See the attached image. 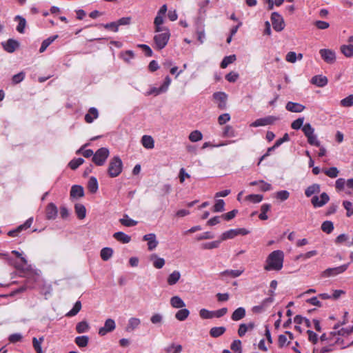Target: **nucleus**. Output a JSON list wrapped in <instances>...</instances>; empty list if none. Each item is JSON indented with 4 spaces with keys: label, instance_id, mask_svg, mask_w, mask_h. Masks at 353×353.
Instances as JSON below:
<instances>
[{
    "label": "nucleus",
    "instance_id": "51",
    "mask_svg": "<svg viewBox=\"0 0 353 353\" xmlns=\"http://www.w3.org/2000/svg\"><path fill=\"white\" fill-rule=\"evenodd\" d=\"M89 338L87 336H80L75 339V343L80 347H84L87 346L88 343Z\"/></svg>",
    "mask_w": 353,
    "mask_h": 353
},
{
    "label": "nucleus",
    "instance_id": "49",
    "mask_svg": "<svg viewBox=\"0 0 353 353\" xmlns=\"http://www.w3.org/2000/svg\"><path fill=\"white\" fill-rule=\"evenodd\" d=\"M150 321L154 325H161L163 321V316L160 313H155L150 317Z\"/></svg>",
    "mask_w": 353,
    "mask_h": 353
},
{
    "label": "nucleus",
    "instance_id": "60",
    "mask_svg": "<svg viewBox=\"0 0 353 353\" xmlns=\"http://www.w3.org/2000/svg\"><path fill=\"white\" fill-rule=\"evenodd\" d=\"M84 163L82 158L74 159L70 161L68 165L72 170H76L79 166Z\"/></svg>",
    "mask_w": 353,
    "mask_h": 353
},
{
    "label": "nucleus",
    "instance_id": "28",
    "mask_svg": "<svg viewBox=\"0 0 353 353\" xmlns=\"http://www.w3.org/2000/svg\"><path fill=\"white\" fill-rule=\"evenodd\" d=\"M84 195V190L82 186L74 185L71 188L70 196L80 198Z\"/></svg>",
    "mask_w": 353,
    "mask_h": 353
},
{
    "label": "nucleus",
    "instance_id": "19",
    "mask_svg": "<svg viewBox=\"0 0 353 353\" xmlns=\"http://www.w3.org/2000/svg\"><path fill=\"white\" fill-rule=\"evenodd\" d=\"M2 46L6 52L12 53L19 48V43L14 39H10L7 41L2 43Z\"/></svg>",
    "mask_w": 353,
    "mask_h": 353
},
{
    "label": "nucleus",
    "instance_id": "39",
    "mask_svg": "<svg viewBox=\"0 0 353 353\" xmlns=\"http://www.w3.org/2000/svg\"><path fill=\"white\" fill-rule=\"evenodd\" d=\"M226 329L225 327H212L210 330V334L212 337L217 338L222 334H223L225 332Z\"/></svg>",
    "mask_w": 353,
    "mask_h": 353
},
{
    "label": "nucleus",
    "instance_id": "50",
    "mask_svg": "<svg viewBox=\"0 0 353 353\" xmlns=\"http://www.w3.org/2000/svg\"><path fill=\"white\" fill-rule=\"evenodd\" d=\"M236 60V56L234 54L225 57L221 63V68H225L232 63Z\"/></svg>",
    "mask_w": 353,
    "mask_h": 353
},
{
    "label": "nucleus",
    "instance_id": "6",
    "mask_svg": "<svg viewBox=\"0 0 353 353\" xmlns=\"http://www.w3.org/2000/svg\"><path fill=\"white\" fill-rule=\"evenodd\" d=\"M170 38V31L155 34L153 38L154 48L159 50L163 49L168 44Z\"/></svg>",
    "mask_w": 353,
    "mask_h": 353
},
{
    "label": "nucleus",
    "instance_id": "8",
    "mask_svg": "<svg viewBox=\"0 0 353 353\" xmlns=\"http://www.w3.org/2000/svg\"><path fill=\"white\" fill-rule=\"evenodd\" d=\"M171 81H172V80L170 78V77H168V76L165 77V78L164 79V82L159 88H156V87L150 88V90L148 91H147L146 93L145 94V96H150V95L157 96V95H159L160 94L166 92L169 88Z\"/></svg>",
    "mask_w": 353,
    "mask_h": 353
},
{
    "label": "nucleus",
    "instance_id": "47",
    "mask_svg": "<svg viewBox=\"0 0 353 353\" xmlns=\"http://www.w3.org/2000/svg\"><path fill=\"white\" fill-rule=\"evenodd\" d=\"M271 205L268 203L263 204L261 207V213L259 216L261 220H267L268 219L266 213L270 210Z\"/></svg>",
    "mask_w": 353,
    "mask_h": 353
},
{
    "label": "nucleus",
    "instance_id": "62",
    "mask_svg": "<svg viewBox=\"0 0 353 353\" xmlns=\"http://www.w3.org/2000/svg\"><path fill=\"white\" fill-rule=\"evenodd\" d=\"M221 241L220 240V241H212V242H208V243H203L202 245V248L205 250H212V249L217 248L219 246Z\"/></svg>",
    "mask_w": 353,
    "mask_h": 353
},
{
    "label": "nucleus",
    "instance_id": "63",
    "mask_svg": "<svg viewBox=\"0 0 353 353\" xmlns=\"http://www.w3.org/2000/svg\"><path fill=\"white\" fill-rule=\"evenodd\" d=\"M303 122H304V117H300V118L294 120L292 123L291 127L294 130H299L301 128H303V126L304 125Z\"/></svg>",
    "mask_w": 353,
    "mask_h": 353
},
{
    "label": "nucleus",
    "instance_id": "35",
    "mask_svg": "<svg viewBox=\"0 0 353 353\" xmlns=\"http://www.w3.org/2000/svg\"><path fill=\"white\" fill-rule=\"evenodd\" d=\"M340 49L341 53L347 58L353 57V45H342Z\"/></svg>",
    "mask_w": 353,
    "mask_h": 353
},
{
    "label": "nucleus",
    "instance_id": "54",
    "mask_svg": "<svg viewBox=\"0 0 353 353\" xmlns=\"http://www.w3.org/2000/svg\"><path fill=\"white\" fill-rule=\"evenodd\" d=\"M120 222L123 225L126 227L134 226L138 223L137 221L129 218L128 216H125L123 219H121Z\"/></svg>",
    "mask_w": 353,
    "mask_h": 353
},
{
    "label": "nucleus",
    "instance_id": "21",
    "mask_svg": "<svg viewBox=\"0 0 353 353\" xmlns=\"http://www.w3.org/2000/svg\"><path fill=\"white\" fill-rule=\"evenodd\" d=\"M244 272V268H241L238 270H226L221 272L223 277L236 278L241 276Z\"/></svg>",
    "mask_w": 353,
    "mask_h": 353
},
{
    "label": "nucleus",
    "instance_id": "43",
    "mask_svg": "<svg viewBox=\"0 0 353 353\" xmlns=\"http://www.w3.org/2000/svg\"><path fill=\"white\" fill-rule=\"evenodd\" d=\"M320 192V186L318 184H312L307 188L305 191V196L307 197H310L315 193H319Z\"/></svg>",
    "mask_w": 353,
    "mask_h": 353
},
{
    "label": "nucleus",
    "instance_id": "52",
    "mask_svg": "<svg viewBox=\"0 0 353 353\" xmlns=\"http://www.w3.org/2000/svg\"><path fill=\"white\" fill-rule=\"evenodd\" d=\"M81 309V303L80 301H77L74 305L72 309L70 310L67 314L66 316H74L78 314Z\"/></svg>",
    "mask_w": 353,
    "mask_h": 353
},
{
    "label": "nucleus",
    "instance_id": "48",
    "mask_svg": "<svg viewBox=\"0 0 353 353\" xmlns=\"http://www.w3.org/2000/svg\"><path fill=\"white\" fill-rule=\"evenodd\" d=\"M340 105L344 108H350L353 106V94L340 101Z\"/></svg>",
    "mask_w": 353,
    "mask_h": 353
},
{
    "label": "nucleus",
    "instance_id": "42",
    "mask_svg": "<svg viewBox=\"0 0 353 353\" xmlns=\"http://www.w3.org/2000/svg\"><path fill=\"white\" fill-rule=\"evenodd\" d=\"M88 188L92 193H95L99 188L98 182L95 177L92 176L90 178L88 183Z\"/></svg>",
    "mask_w": 353,
    "mask_h": 353
},
{
    "label": "nucleus",
    "instance_id": "46",
    "mask_svg": "<svg viewBox=\"0 0 353 353\" xmlns=\"http://www.w3.org/2000/svg\"><path fill=\"white\" fill-rule=\"evenodd\" d=\"M113 254V250L110 248H104L101 250V257L103 261H108Z\"/></svg>",
    "mask_w": 353,
    "mask_h": 353
},
{
    "label": "nucleus",
    "instance_id": "1",
    "mask_svg": "<svg viewBox=\"0 0 353 353\" xmlns=\"http://www.w3.org/2000/svg\"><path fill=\"white\" fill-rule=\"evenodd\" d=\"M340 326L339 325H335L333 331H332L330 334V336L327 338L325 334H323L321 336L320 340L321 341H324L326 340H329V343L330 345H337L341 346L342 347H345L349 345L350 343L347 341H344L343 338L347 336L350 333L353 332V326L350 328H341L339 329Z\"/></svg>",
    "mask_w": 353,
    "mask_h": 353
},
{
    "label": "nucleus",
    "instance_id": "55",
    "mask_svg": "<svg viewBox=\"0 0 353 353\" xmlns=\"http://www.w3.org/2000/svg\"><path fill=\"white\" fill-rule=\"evenodd\" d=\"M321 230L327 234H330L334 230L332 222L330 221H324L321 225Z\"/></svg>",
    "mask_w": 353,
    "mask_h": 353
},
{
    "label": "nucleus",
    "instance_id": "4",
    "mask_svg": "<svg viewBox=\"0 0 353 353\" xmlns=\"http://www.w3.org/2000/svg\"><path fill=\"white\" fill-rule=\"evenodd\" d=\"M335 188L338 192L344 191L347 195L353 192V179L345 181L343 178L338 179L335 182Z\"/></svg>",
    "mask_w": 353,
    "mask_h": 353
},
{
    "label": "nucleus",
    "instance_id": "5",
    "mask_svg": "<svg viewBox=\"0 0 353 353\" xmlns=\"http://www.w3.org/2000/svg\"><path fill=\"white\" fill-rule=\"evenodd\" d=\"M110 156V150L108 148L98 149L92 158V162L97 166L103 165Z\"/></svg>",
    "mask_w": 353,
    "mask_h": 353
},
{
    "label": "nucleus",
    "instance_id": "33",
    "mask_svg": "<svg viewBox=\"0 0 353 353\" xmlns=\"http://www.w3.org/2000/svg\"><path fill=\"white\" fill-rule=\"evenodd\" d=\"M150 260L152 261L153 266L157 269L162 268L165 265V260L155 254L151 255Z\"/></svg>",
    "mask_w": 353,
    "mask_h": 353
},
{
    "label": "nucleus",
    "instance_id": "7",
    "mask_svg": "<svg viewBox=\"0 0 353 353\" xmlns=\"http://www.w3.org/2000/svg\"><path fill=\"white\" fill-rule=\"evenodd\" d=\"M302 130L305 136L307 137L309 144L320 147V141L318 140L317 136L314 134V128L311 125L310 123H305L303 126Z\"/></svg>",
    "mask_w": 353,
    "mask_h": 353
},
{
    "label": "nucleus",
    "instance_id": "34",
    "mask_svg": "<svg viewBox=\"0 0 353 353\" xmlns=\"http://www.w3.org/2000/svg\"><path fill=\"white\" fill-rule=\"evenodd\" d=\"M75 213L79 219H83L86 216V209L83 204L77 203L74 206Z\"/></svg>",
    "mask_w": 353,
    "mask_h": 353
},
{
    "label": "nucleus",
    "instance_id": "27",
    "mask_svg": "<svg viewBox=\"0 0 353 353\" xmlns=\"http://www.w3.org/2000/svg\"><path fill=\"white\" fill-rule=\"evenodd\" d=\"M311 83L317 85L318 87H323L327 85V79L324 76L316 75L312 78Z\"/></svg>",
    "mask_w": 353,
    "mask_h": 353
},
{
    "label": "nucleus",
    "instance_id": "36",
    "mask_svg": "<svg viewBox=\"0 0 353 353\" xmlns=\"http://www.w3.org/2000/svg\"><path fill=\"white\" fill-rule=\"evenodd\" d=\"M190 315V311L186 308H181L175 314V318L180 321H185Z\"/></svg>",
    "mask_w": 353,
    "mask_h": 353
},
{
    "label": "nucleus",
    "instance_id": "3",
    "mask_svg": "<svg viewBox=\"0 0 353 353\" xmlns=\"http://www.w3.org/2000/svg\"><path fill=\"white\" fill-rule=\"evenodd\" d=\"M123 162L119 156H114L108 162L107 172L110 177L115 178L120 175L123 170Z\"/></svg>",
    "mask_w": 353,
    "mask_h": 353
},
{
    "label": "nucleus",
    "instance_id": "37",
    "mask_svg": "<svg viewBox=\"0 0 353 353\" xmlns=\"http://www.w3.org/2000/svg\"><path fill=\"white\" fill-rule=\"evenodd\" d=\"M57 38L58 35L56 34L43 40L40 47L39 52L43 53L47 49V48Z\"/></svg>",
    "mask_w": 353,
    "mask_h": 353
},
{
    "label": "nucleus",
    "instance_id": "20",
    "mask_svg": "<svg viewBox=\"0 0 353 353\" xmlns=\"http://www.w3.org/2000/svg\"><path fill=\"white\" fill-rule=\"evenodd\" d=\"M141 323V319L137 317H131L128 319L125 330L131 332L138 329Z\"/></svg>",
    "mask_w": 353,
    "mask_h": 353
},
{
    "label": "nucleus",
    "instance_id": "44",
    "mask_svg": "<svg viewBox=\"0 0 353 353\" xmlns=\"http://www.w3.org/2000/svg\"><path fill=\"white\" fill-rule=\"evenodd\" d=\"M188 139L191 142H197L202 140L203 134L201 131L196 130L190 132Z\"/></svg>",
    "mask_w": 353,
    "mask_h": 353
},
{
    "label": "nucleus",
    "instance_id": "22",
    "mask_svg": "<svg viewBox=\"0 0 353 353\" xmlns=\"http://www.w3.org/2000/svg\"><path fill=\"white\" fill-rule=\"evenodd\" d=\"M285 108L287 109V110L291 112L298 113L303 112L305 110V107L301 103L289 101L287 103Z\"/></svg>",
    "mask_w": 353,
    "mask_h": 353
},
{
    "label": "nucleus",
    "instance_id": "18",
    "mask_svg": "<svg viewBox=\"0 0 353 353\" xmlns=\"http://www.w3.org/2000/svg\"><path fill=\"white\" fill-rule=\"evenodd\" d=\"M58 209L53 203L48 204L46 208V216L48 220H54L57 216Z\"/></svg>",
    "mask_w": 353,
    "mask_h": 353
},
{
    "label": "nucleus",
    "instance_id": "16",
    "mask_svg": "<svg viewBox=\"0 0 353 353\" xmlns=\"http://www.w3.org/2000/svg\"><path fill=\"white\" fill-rule=\"evenodd\" d=\"M116 327L115 322L112 319L105 321L104 326L99 330V334L101 336L105 335L108 332L113 331Z\"/></svg>",
    "mask_w": 353,
    "mask_h": 353
},
{
    "label": "nucleus",
    "instance_id": "59",
    "mask_svg": "<svg viewBox=\"0 0 353 353\" xmlns=\"http://www.w3.org/2000/svg\"><path fill=\"white\" fill-rule=\"evenodd\" d=\"M225 202L223 199H218L213 207V211L214 212H220L224 211Z\"/></svg>",
    "mask_w": 353,
    "mask_h": 353
},
{
    "label": "nucleus",
    "instance_id": "40",
    "mask_svg": "<svg viewBox=\"0 0 353 353\" xmlns=\"http://www.w3.org/2000/svg\"><path fill=\"white\" fill-rule=\"evenodd\" d=\"M44 341L43 336L37 339L34 337L32 339V345L37 353H43L41 347V344Z\"/></svg>",
    "mask_w": 353,
    "mask_h": 353
},
{
    "label": "nucleus",
    "instance_id": "14",
    "mask_svg": "<svg viewBox=\"0 0 353 353\" xmlns=\"http://www.w3.org/2000/svg\"><path fill=\"white\" fill-rule=\"evenodd\" d=\"M228 95L223 92H217L213 94V99L217 103L219 109L223 110L226 108Z\"/></svg>",
    "mask_w": 353,
    "mask_h": 353
},
{
    "label": "nucleus",
    "instance_id": "10",
    "mask_svg": "<svg viewBox=\"0 0 353 353\" xmlns=\"http://www.w3.org/2000/svg\"><path fill=\"white\" fill-rule=\"evenodd\" d=\"M12 253L17 257L20 258L21 262V263H17L15 265V268L23 272H30V274H32L31 265L28 263V261L24 256H22V254L17 250L12 251Z\"/></svg>",
    "mask_w": 353,
    "mask_h": 353
},
{
    "label": "nucleus",
    "instance_id": "25",
    "mask_svg": "<svg viewBox=\"0 0 353 353\" xmlns=\"http://www.w3.org/2000/svg\"><path fill=\"white\" fill-rule=\"evenodd\" d=\"M181 273L178 270L173 271L167 278V283L169 285H175L181 278Z\"/></svg>",
    "mask_w": 353,
    "mask_h": 353
},
{
    "label": "nucleus",
    "instance_id": "30",
    "mask_svg": "<svg viewBox=\"0 0 353 353\" xmlns=\"http://www.w3.org/2000/svg\"><path fill=\"white\" fill-rule=\"evenodd\" d=\"M141 143L146 149H152L154 147V139L150 135H143L141 138Z\"/></svg>",
    "mask_w": 353,
    "mask_h": 353
},
{
    "label": "nucleus",
    "instance_id": "24",
    "mask_svg": "<svg viewBox=\"0 0 353 353\" xmlns=\"http://www.w3.org/2000/svg\"><path fill=\"white\" fill-rule=\"evenodd\" d=\"M99 112L97 108H90L88 110V112L85 115V121L88 123H91L93 122L94 119L98 118Z\"/></svg>",
    "mask_w": 353,
    "mask_h": 353
},
{
    "label": "nucleus",
    "instance_id": "12",
    "mask_svg": "<svg viewBox=\"0 0 353 353\" xmlns=\"http://www.w3.org/2000/svg\"><path fill=\"white\" fill-rule=\"evenodd\" d=\"M319 54L325 62L332 64L336 61V56L334 50L331 49H321Z\"/></svg>",
    "mask_w": 353,
    "mask_h": 353
},
{
    "label": "nucleus",
    "instance_id": "17",
    "mask_svg": "<svg viewBox=\"0 0 353 353\" xmlns=\"http://www.w3.org/2000/svg\"><path fill=\"white\" fill-rule=\"evenodd\" d=\"M32 222H33V218L30 217L28 219H27L26 221L23 224L20 225L15 230L9 231L8 234L10 236H17L19 232L30 228L31 225L32 224Z\"/></svg>",
    "mask_w": 353,
    "mask_h": 353
},
{
    "label": "nucleus",
    "instance_id": "31",
    "mask_svg": "<svg viewBox=\"0 0 353 353\" xmlns=\"http://www.w3.org/2000/svg\"><path fill=\"white\" fill-rule=\"evenodd\" d=\"M113 237L122 243H128L131 241V237L123 232H115Z\"/></svg>",
    "mask_w": 353,
    "mask_h": 353
},
{
    "label": "nucleus",
    "instance_id": "41",
    "mask_svg": "<svg viewBox=\"0 0 353 353\" xmlns=\"http://www.w3.org/2000/svg\"><path fill=\"white\" fill-rule=\"evenodd\" d=\"M238 236L236 229H231L221 235V241H225L227 239H232L235 236Z\"/></svg>",
    "mask_w": 353,
    "mask_h": 353
},
{
    "label": "nucleus",
    "instance_id": "13",
    "mask_svg": "<svg viewBox=\"0 0 353 353\" xmlns=\"http://www.w3.org/2000/svg\"><path fill=\"white\" fill-rule=\"evenodd\" d=\"M330 200L327 193L323 192L319 196H314L311 199V203L314 208H321L325 205Z\"/></svg>",
    "mask_w": 353,
    "mask_h": 353
},
{
    "label": "nucleus",
    "instance_id": "2",
    "mask_svg": "<svg viewBox=\"0 0 353 353\" xmlns=\"http://www.w3.org/2000/svg\"><path fill=\"white\" fill-rule=\"evenodd\" d=\"M283 252L281 250H274L268 256L264 269L267 271L281 270L283 268Z\"/></svg>",
    "mask_w": 353,
    "mask_h": 353
},
{
    "label": "nucleus",
    "instance_id": "57",
    "mask_svg": "<svg viewBox=\"0 0 353 353\" xmlns=\"http://www.w3.org/2000/svg\"><path fill=\"white\" fill-rule=\"evenodd\" d=\"M263 199V195L261 194H249L246 196L245 199L248 201H250L253 203H260Z\"/></svg>",
    "mask_w": 353,
    "mask_h": 353
},
{
    "label": "nucleus",
    "instance_id": "29",
    "mask_svg": "<svg viewBox=\"0 0 353 353\" xmlns=\"http://www.w3.org/2000/svg\"><path fill=\"white\" fill-rule=\"evenodd\" d=\"M245 308L243 307H239L233 312V313L231 316V319L234 321H239V320L243 319L245 317Z\"/></svg>",
    "mask_w": 353,
    "mask_h": 353
},
{
    "label": "nucleus",
    "instance_id": "15",
    "mask_svg": "<svg viewBox=\"0 0 353 353\" xmlns=\"http://www.w3.org/2000/svg\"><path fill=\"white\" fill-rule=\"evenodd\" d=\"M143 240L148 242V249L150 251L154 250L158 244L159 241L157 239V236L154 233H150L143 236Z\"/></svg>",
    "mask_w": 353,
    "mask_h": 353
},
{
    "label": "nucleus",
    "instance_id": "26",
    "mask_svg": "<svg viewBox=\"0 0 353 353\" xmlns=\"http://www.w3.org/2000/svg\"><path fill=\"white\" fill-rule=\"evenodd\" d=\"M170 303L171 306L174 308L181 309L185 306V302L179 296H174L171 297Z\"/></svg>",
    "mask_w": 353,
    "mask_h": 353
},
{
    "label": "nucleus",
    "instance_id": "45",
    "mask_svg": "<svg viewBox=\"0 0 353 353\" xmlns=\"http://www.w3.org/2000/svg\"><path fill=\"white\" fill-rule=\"evenodd\" d=\"M181 351L182 346L174 343H172L165 348V353H181Z\"/></svg>",
    "mask_w": 353,
    "mask_h": 353
},
{
    "label": "nucleus",
    "instance_id": "58",
    "mask_svg": "<svg viewBox=\"0 0 353 353\" xmlns=\"http://www.w3.org/2000/svg\"><path fill=\"white\" fill-rule=\"evenodd\" d=\"M236 136L235 130L230 125H226L223 131V137H234Z\"/></svg>",
    "mask_w": 353,
    "mask_h": 353
},
{
    "label": "nucleus",
    "instance_id": "9",
    "mask_svg": "<svg viewBox=\"0 0 353 353\" xmlns=\"http://www.w3.org/2000/svg\"><path fill=\"white\" fill-rule=\"evenodd\" d=\"M348 267L349 263H347L339 267L327 268L322 272L321 276L323 278L336 276L344 272L348 268Z\"/></svg>",
    "mask_w": 353,
    "mask_h": 353
},
{
    "label": "nucleus",
    "instance_id": "23",
    "mask_svg": "<svg viewBox=\"0 0 353 353\" xmlns=\"http://www.w3.org/2000/svg\"><path fill=\"white\" fill-rule=\"evenodd\" d=\"M255 327L254 322H250L249 323H241L239 325L238 330V334L240 337H243L247 332L252 331Z\"/></svg>",
    "mask_w": 353,
    "mask_h": 353
},
{
    "label": "nucleus",
    "instance_id": "53",
    "mask_svg": "<svg viewBox=\"0 0 353 353\" xmlns=\"http://www.w3.org/2000/svg\"><path fill=\"white\" fill-rule=\"evenodd\" d=\"M323 172L330 178H336L338 176L339 174V171L336 167H331L328 169H325L323 170Z\"/></svg>",
    "mask_w": 353,
    "mask_h": 353
},
{
    "label": "nucleus",
    "instance_id": "11",
    "mask_svg": "<svg viewBox=\"0 0 353 353\" xmlns=\"http://www.w3.org/2000/svg\"><path fill=\"white\" fill-rule=\"evenodd\" d=\"M271 21L275 31L280 32L284 29L285 23L283 18L278 12H274L272 13Z\"/></svg>",
    "mask_w": 353,
    "mask_h": 353
},
{
    "label": "nucleus",
    "instance_id": "38",
    "mask_svg": "<svg viewBox=\"0 0 353 353\" xmlns=\"http://www.w3.org/2000/svg\"><path fill=\"white\" fill-rule=\"evenodd\" d=\"M120 58L127 63H130L131 61L134 58V53L132 50H126L121 52Z\"/></svg>",
    "mask_w": 353,
    "mask_h": 353
},
{
    "label": "nucleus",
    "instance_id": "61",
    "mask_svg": "<svg viewBox=\"0 0 353 353\" xmlns=\"http://www.w3.org/2000/svg\"><path fill=\"white\" fill-rule=\"evenodd\" d=\"M199 316L203 319H213L212 311L203 308L199 311Z\"/></svg>",
    "mask_w": 353,
    "mask_h": 353
},
{
    "label": "nucleus",
    "instance_id": "32",
    "mask_svg": "<svg viewBox=\"0 0 353 353\" xmlns=\"http://www.w3.org/2000/svg\"><path fill=\"white\" fill-rule=\"evenodd\" d=\"M14 21H17L19 22L17 26V30L19 32V33H24L25 32V28H26V20L24 17L20 16V15H17L15 17H14Z\"/></svg>",
    "mask_w": 353,
    "mask_h": 353
},
{
    "label": "nucleus",
    "instance_id": "56",
    "mask_svg": "<svg viewBox=\"0 0 353 353\" xmlns=\"http://www.w3.org/2000/svg\"><path fill=\"white\" fill-rule=\"evenodd\" d=\"M76 330L78 333L86 332L89 330V325L86 321H81L77 323Z\"/></svg>",
    "mask_w": 353,
    "mask_h": 353
},
{
    "label": "nucleus",
    "instance_id": "64",
    "mask_svg": "<svg viewBox=\"0 0 353 353\" xmlns=\"http://www.w3.org/2000/svg\"><path fill=\"white\" fill-rule=\"evenodd\" d=\"M289 196L290 193L287 190H281L276 193V198L281 200V201L287 200Z\"/></svg>",
    "mask_w": 353,
    "mask_h": 353
}]
</instances>
